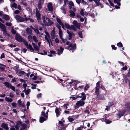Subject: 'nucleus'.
Returning <instances> with one entry per match:
<instances>
[{"instance_id": "nucleus-41", "label": "nucleus", "mask_w": 130, "mask_h": 130, "mask_svg": "<svg viewBox=\"0 0 130 130\" xmlns=\"http://www.w3.org/2000/svg\"><path fill=\"white\" fill-rule=\"evenodd\" d=\"M35 33H36L37 34H39V32L38 30V28L36 29H33Z\"/></svg>"}, {"instance_id": "nucleus-32", "label": "nucleus", "mask_w": 130, "mask_h": 130, "mask_svg": "<svg viewBox=\"0 0 130 130\" xmlns=\"http://www.w3.org/2000/svg\"><path fill=\"white\" fill-rule=\"evenodd\" d=\"M26 127V125L25 124H23L22 125L21 128L20 130H23L25 129Z\"/></svg>"}, {"instance_id": "nucleus-42", "label": "nucleus", "mask_w": 130, "mask_h": 130, "mask_svg": "<svg viewBox=\"0 0 130 130\" xmlns=\"http://www.w3.org/2000/svg\"><path fill=\"white\" fill-rule=\"evenodd\" d=\"M69 121L70 122H72L73 121L74 119L70 117H69L68 118Z\"/></svg>"}, {"instance_id": "nucleus-7", "label": "nucleus", "mask_w": 130, "mask_h": 130, "mask_svg": "<svg viewBox=\"0 0 130 130\" xmlns=\"http://www.w3.org/2000/svg\"><path fill=\"white\" fill-rule=\"evenodd\" d=\"M67 32L69 35V40H71L73 37L75 35L72 32L70 31L69 30L67 31Z\"/></svg>"}, {"instance_id": "nucleus-13", "label": "nucleus", "mask_w": 130, "mask_h": 130, "mask_svg": "<svg viewBox=\"0 0 130 130\" xmlns=\"http://www.w3.org/2000/svg\"><path fill=\"white\" fill-rule=\"evenodd\" d=\"M71 47L72 48L70 49V50H71L72 51V52H73V51L75 50L76 47V45L75 44H74L72 45V44H70L68 46V48H69L70 47Z\"/></svg>"}, {"instance_id": "nucleus-19", "label": "nucleus", "mask_w": 130, "mask_h": 130, "mask_svg": "<svg viewBox=\"0 0 130 130\" xmlns=\"http://www.w3.org/2000/svg\"><path fill=\"white\" fill-rule=\"evenodd\" d=\"M24 102L23 101H21L20 100L18 101V105L20 107H23L24 106Z\"/></svg>"}, {"instance_id": "nucleus-16", "label": "nucleus", "mask_w": 130, "mask_h": 130, "mask_svg": "<svg viewBox=\"0 0 130 130\" xmlns=\"http://www.w3.org/2000/svg\"><path fill=\"white\" fill-rule=\"evenodd\" d=\"M0 28L3 31H5L6 30V27L4 25L0 22Z\"/></svg>"}, {"instance_id": "nucleus-51", "label": "nucleus", "mask_w": 130, "mask_h": 130, "mask_svg": "<svg viewBox=\"0 0 130 130\" xmlns=\"http://www.w3.org/2000/svg\"><path fill=\"white\" fill-rule=\"evenodd\" d=\"M19 73L20 75H24L25 73L24 71H21L19 72Z\"/></svg>"}, {"instance_id": "nucleus-18", "label": "nucleus", "mask_w": 130, "mask_h": 130, "mask_svg": "<svg viewBox=\"0 0 130 130\" xmlns=\"http://www.w3.org/2000/svg\"><path fill=\"white\" fill-rule=\"evenodd\" d=\"M43 23L45 25H47V22L49 21V19L47 18H43L42 19Z\"/></svg>"}, {"instance_id": "nucleus-11", "label": "nucleus", "mask_w": 130, "mask_h": 130, "mask_svg": "<svg viewBox=\"0 0 130 130\" xmlns=\"http://www.w3.org/2000/svg\"><path fill=\"white\" fill-rule=\"evenodd\" d=\"M47 7L48 11H52L53 10V8L51 3H48L47 4Z\"/></svg>"}, {"instance_id": "nucleus-47", "label": "nucleus", "mask_w": 130, "mask_h": 130, "mask_svg": "<svg viewBox=\"0 0 130 130\" xmlns=\"http://www.w3.org/2000/svg\"><path fill=\"white\" fill-rule=\"evenodd\" d=\"M100 96L99 97L100 98H96L98 100H103L104 99V96H102V95H100Z\"/></svg>"}, {"instance_id": "nucleus-38", "label": "nucleus", "mask_w": 130, "mask_h": 130, "mask_svg": "<svg viewBox=\"0 0 130 130\" xmlns=\"http://www.w3.org/2000/svg\"><path fill=\"white\" fill-rule=\"evenodd\" d=\"M71 29H72L76 31V28L75 26L73 25H71Z\"/></svg>"}, {"instance_id": "nucleus-40", "label": "nucleus", "mask_w": 130, "mask_h": 130, "mask_svg": "<svg viewBox=\"0 0 130 130\" xmlns=\"http://www.w3.org/2000/svg\"><path fill=\"white\" fill-rule=\"evenodd\" d=\"M100 82L99 81L96 83L95 88H100Z\"/></svg>"}, {"instance_id": "nucleus-49", "label": "nucleus", "mask_w": 130, "mask_h": 130, "mask_svg": "<svg viewBox=\"0 0 130 130\" xmlns=\"http://www.w3.org/2000/svg\"><path fill=\"white\" fill-rule=\"evenodd\" d=\"M11 105H12V106L13 107H16L17 106V104L15 103H12L11 104Z\"/></svg>"}, {"instance_id": "nucleus-45", "label": "nucleus", "mask_w": 130, "mask_h": 130, "mask_svg": "<svg viewBox=\"0 0 130 130\" xmlns=\"http://www.w3.org/2000/svg\"><path fill=\"white\" fill-rule=\"evenodd\" d=\"M117 45L119 47H123L122 44V43L120 42L118 43L117 44Z\"/></svg>"}, {"instance_id": "nucleus-52", "label": "nucleus", "mask_w": 130, "mask_h": 130, "mask_svg": "<svg viewBox=\"0 0 130 130\" xmlns=\"http://www.w3.org/2000/svg\"><path fill=\"white\" fill-rule=\"evenodd\" d=\"M9 88H10L14 91H15V88L13 86H11Z\"/></svg>"}, {"instance_id": "nucleus-22", "label": "nucleus", "mask_w": 130, "mask_h": 130, "mask_svg": "<svg viewBox=\"0 0 130 130\" xmlns=\"http://www.w3.org/2000/svg\"><path fill=\"white\" fill-rule=\"evenodd\" d=\"M101 0H93L95 3L96 4L97 6H99L101 5V3L100 1Z\"/></svg>"}, {"instance_id": "nucleus-58", "label": "nucleus", "mask_w": 130, "mask_h": 130, "mask_svg": "<svg viewBox=\"0 0 130 130\" xmlns=\"http://www.w3.org/2000/svg\"><path fill=\"white\" fill-rule=\"evenodd\" d=\"M105 123L107 124H109L111 122V121L108 120H106L105 121Z\"/></svg>"}, {"instance_id": "nucleus-55", "label": "nucleus", "mask_w": 130, "mask_h": 130, "mask_svg": "<svg viewBox=\"0 0 130 130\" xmlns=\"http://www.w3.org/2000/svg\"><path fill=\"white\" fill-rule=\"evenodd\" d=\"M89 86L88 85H86L85 87V90H87L89 88Z\"/></svg>"}, {"instance_id": "nucleus-39", "label": "nucleus", "mask_w": 130, "mask_h": 130, "mask_svg": "<svg viewBox=\"0 0 130 130\" xmlns=\"http://www.w3.org/2000/svg\"><path fill=\"white\" fill-rule=\"evenodd\" d=\"M11 6L16 8L17 7V5L16 4L14 3L12 5H11Z\"/></svg>"}, {"instance_id": "nucleus-9", "label": "nucleus", "mask_w": 130, "mask_h": 130, "mask_svg": "<svg viewBox=\"0 0 130 130\" xmlns=\"http://www.w3.org/2000/svg\"><path fill=\"white\" fill-rule=\"evenodd\" d=\"M113 105V102H111L108 103V105L106 106V108L105 109V110L108 111L110 107Z\"/></svg>"}, {"instance_id": "nucleus-30", "label": "nucleus", "mask_w": 130, "mask_h": 130, "mask_svg": "<svg viewBox=\"0 0 130 130\" xmlns=\"http://www.w3.org/2000/svg\"><path fill=\"white\" fill-rule=\"evenodd\" d=\"M55 112L56 113L57 117L59 115V111L57 108H56L55 110Z\"/></svg>"}, {"instance_id": "nucleus-63", "label": "nucleus", "mask_w": 130, "mask_h": 130, "mask_svg": "<svg viewBox=\"0 0 130 130\" xmlns=\"http://www.w3.org/2000/svg\"><path fill=\"white\" fill-rule=\"evenodd\" d=\"M69 4L71 6H74V5L73 3L72 2H69Z\"/></svg>"}, {"instance_id": "nucleus-54", "label": "nucleus", "mask_w": 130, "mask_h": 130, "mask_svg": "<svg viewBox=\"0 0 130 130\" xmlns=\"http://www.w3.org/2000/svg\"><path fill=\"white\" fill-rule=\"evenodd\" d=\"M31 88L32 89H36V85L32 84Z\"/></svg>"}, {"instance_id": "nucleus-15", "label": "nucleus", "mask_w": 130, "mask_h": 130, "mask_svg": "<svg viewBox=\"0 0 130 130\" xmlns=\"http://www.w3.org/2000/svg\"><path fill=\"white\" fill-rule=\"evenodd\" d=\"M125 112V110H123L120 111L117 115L118 117L120 118L121 116H122Z\"/></svg>"}, {"instance_id": "nucleus-53", "label": "nucleus", "mask_w": 130, "mask_h": 130, "mask_svg": "<svg viewBox=\"0 0 130 130\" xmlns=\"http://www.w3.org/2000/svg\"><path fill=\"white\" fill-rule=\"evenodd\" d=\"M80 14L83 16H84V10L83 9H81L80 11Z\"/></svg>"}, {"instance_id": "nucleus-21", "label": "nucleus", "mask_w": 130, "mask_h": 130, "mask_svg": "<svg viewBox=\"0 0 130 130\" xmlns=\"http://www.w3.org/2000/svg\"><path fill=\"white\" fill-rule=\"evenodd\" d=\"M3 18L6 21H8L9 20V16L7 15H4L3 16Z\"/></svg>"}, {"instance_id": "nucleus-12", "label": "nucleus", "mask_w": 130, "mask_h": 130, "mask_svg": "<svg viewBox=\"0 0 130 130\" xmlns=\"http://www.w3.org/2000/svg\"><path fill=\"white\" fill-rule=\"evenodd\" d=\"M36 14L37 19L39 20L40 18V14L37 8H36Z\"/></svg>"}, {"instance_id": "nucleus-34", "label": "nucleus", "mask_w": 130, "mask_h": 130, "mask_svg": "<svg viewBox=\"0 0 130 130\" xmlns=\"http://www.w3.org/2000/svg\"><path fill=\"white\" fill-rule=\"evenodd\" d=\"M47 26H50L53 24V23L49 19V21L47 22Z\"/></svg>"}, {"instance_id": "nucleus-57", "label": "nucleus", "mask_w": 130, "mask_h": 130, "mask_svg": "<svg viewBox=\"0 0 130 130\" xmlns=\"http://www.w3.org/2000/svg\"><path fill=\"white\" fill-rule=\"evenodd\" d=\"M55 42L56 43H58L59 42V40L58 39V38H56L55 39Z\"/></svg>"}, {"instance_id": "nucleus-27", "label": "nucleus", "mask_w": 130, "mask_h": 130, "mask_svg": "<svg viewBox=\"0 0 130 130\" xmlns=\"http://www.w3.org/2000/svg\"><path fill=\"white\" fill-rule=\"evenodd\" d=\"M5 100L7 101L11 102L12 101V99L11 98H9L7 97H6Z\"/></svg>"}, {"instance_id": "nucleus-4", "label": "nucleus", "mask_w": 130, "mask_h": 130, "mask_svg": "<svg viewBox=\"0 0 130 130\" xmlns=\"http://www.w3.org/2000/svg\"><path fill=\"white\" fill-rule=\"evenodd\" d=\"M85 102L83 101L80 100L77 101L76 103V108H78L80 106H83L85 104Z\"/></svg>"}, {"instance_id": "nucleus-59", "label": "nucleus", "mask_w": 130, "mask_h": 130, "mask_svg": "<svg viewBox=\"0 0 130 130\" xmlns=\"http://www.w3.org/2000/svg\"><path fill=\"white\" fill-rule=\"evenodd\" d=\"M42 96V94L40 93L38 94L37 95V97L38 98H39L41 97Z\"/></svg>"}, {"instance_id": "nucleus-44", "label": "nucleus", "mask_w": 130, "mask_h": 130, "mask_svg": "<svg viewBox=\"0 0 130 130\" xmlns=\"http://www.w3.org/2000/svg\"><path fill=\"white\" fill-rule=\"evenodd\" d=\"M6 26H10L12 25V23L10 22H7L6 23Z\"/></svg>"}, {"instance_id": "nucleus-17", "label": "nucleus", "mask_w": 130, "mask_h": 130, "mask_svg": "<svg viewBox=\"0 0 130 130\" xmlns=\"http://www.w3.org/2000/svg\"><path fill=\"white\" fill-rule=\"evenodd\" d=\"M32 44L34 50L36 51H38L39 50V47L35 43H32Z\"/></svg>"}, {"instance_id": "nucleus-60", "label": "nucleus", "mask_w": 130, "mask_h": 130, "mask_svg": "<svg viewBox=\"0 0 130 130\" xmlns=\"http://www.w3.org/2000/svg\"><path fill=\"white\" fill-rule=\"evenodd\" d=\"M86 97L85 95H84L83 96H82V100L83 101L85 100L86 99Z\"/></svg>"}, {"instance_id": "nucleus-43", "label": "nucleus", "mask_w": 130, "mask_h": 130, "mask_svg": "<svg viewBox=\"0 0 130 130\" xmlns=\"http://www.w3.org/2000/svg\"><path fill=\"white\" fill-rule=\"evenodd\" d=\"M31 35H30L28 37V39L30 41H31L32 40V38Z\"/></svg>"}, {"instance_id": "nucleus-31", "label": "nucleus", "mask_w": 130, "mask_h": 130, "mask_svg": "<svg viewBox=\"0 0 130 130\" xmlns=\"http://www.w3.org/2000/svg\"><path fill=\"white\" fill-rule=\"evenodd\" d=\"M121 0H114V3H117L118 6H120V2Z\"/></svg>"}, {"instance_id": "nucleus-1", "label": "nucleus", "mask_w": 130, "mask_h": 130, "mask_svg": "<svg viewBox=\"0 0 130 130\" xmlns=\"http://www.w3.org/2000/svg\"><path fill=\"white\" fill-rule=\"evenodd\" d=\"M45 33L46 35L45 36V40L48 42L49 46H50V43L52 44V43L51 39V37L50 35L48 32L46 31H45Z\"/></svg>"}, {"instance_id": "nucleus-46", "label": "nucleus", "mask_w": 130, "mask_h": 130, "mask_svg": "<svg viewBox=\"0 0 130 130\" xmlns=\"http://www.w3.org/2000/svg\"><path fill=\"white\" fill-rule=\"evenodd\" d=\"M78 35L79 37L81 38H82L83 37L82 36V31H79L78 33Z\"/></svg>"}, {"instance_id": "nucleus-5", "label": "nucleus", "mask_w": 130, "mask_h": 130, "mask_svg": "<svg viewBox=\"0 0 130 130\" xmlns=\"http://www.w3.org/2000/svg\"><path fill=\"white\" fill-rule=\"evenodd\" d=\"M24 44L27 48L29 49L32 51H34V49L33 48L31 45L30 44H28L27 42L26 41H24Z\"/></svg>"}, {"instance_id": "nucleus-10", "label": "nucleus", "mask_w": 130, "mask_h": 130, "mask_svg": "<svg viewBox=\"0 0 130 130\" xmlns=\"http://www.w3.org/2000/svg\"><path fill=\"white\" fill-rule=\"evenodd\" d=\"M95 92L96 94L97 95L96 98L99 99L100 96L99 94V89L100 88H95Z\"/></svg>"}, {"instance_id": "nucleus-35", "label": "nucleus", "mask_w": 130, "mask_h": 130, "mask_svg": "<svg viewBox=\"0 0 130 130\" xmlns=\"http://www.w3.org/2000/svg\"><path fill=\"white\" fill-rule=\"evenodd\" d=\"M12 28L11 29V32L13 34H17L16 33V31L13 28V27H12Z\"/></svg>"}, {"instance_id": "nucleus-50", "label": "nucleus", "mask_w": 130, "mask_h": 130, "mask_svg": "<svg viewBox=\"0 0 130 130\" xmlns=\"http://www.w3.org/2000/svg\"><path fill=\"white\" fill-rule=\"evenodd\" d=\"M15 128H17V127L15 126H12L10 128V130H15Z\"/></svg>"}, {"instance_id": "nucleus-26", "label": "nucleus", "mask_w": 130, "mask_h": 130, "mask_svg": "<svg viewBox=\"0 0 130 130\" xmlns=\"http://www.w3.org/2000/svg\"><path fill=\"white\" fill-rule=\"evenodd\" d=\"M69 12L70 13V15L72 17H73L75 16V14L73 11L72 10H70L69 11Z\"/></svg>"}, {"instance_id": "nucleus-56", "label": "nucleus", "mask_w": 130, "mask_h": 130, "mask_svg": "<svg viewBox=\"0 0 130 130\" xmlns=\"http://www.w3.org/2000/svg\"><path fill=\"white\" fill-rule=\"evenodd\" d=\"M126 110H127V111H130V106L129 105H128L127 106V107H126Z\"/></svg>"}, {"instance_id": "nucleus-2", "label": "nucleus", "mask_w": 130, "mask_h": 130, "mask_svg": "<svg viewBox=\"0 0 130 130\" xmlns=\"http://www.w3.org/2000/svg\"><path fill=\"white\" fill-rule=\"evenodd\" d=\"M15 19L19 22H21L24 21H27L28 19L26 18L25 19L23 17H20L19 15H16L15 17Z\"/></svg>"}, {"instance_id": "nucleus-6", "label": "nucleus", "mask_w": 130, "mask_h": 130, "mask_svg": "<svg viewBox=\"0 0 130 130\" xmlns=\"http://www.w3.org/2000/svg\"><path fill=\"white\" fill-rule=\"evenodd\" d=\"M78 29H80V23H78L77 21L74 20L72 23Z\"/></svg>"}, {"instance_id": "nucleus-36", "label": "nucleus", "mask_w": 130, "mask_h": 130, "mask_svg": "<svg viewBox=\"0 0 130 130\" xmlns=\"http://www.w3.org/2000/svg\"><path fill=\"white\" fill-rule=\"evenodd\" d=\"M32 38L33 39L35 42H37L38 41V40L36 37L35 36H33L32 37Z\"/></svg>"}, {"instance_id": "nucleus-24", "label": "nucleus", "mask_w": 130, "mask_h": 130, "mask_svg": "<svg viewBox=\"0 0 130 130\" xmlns=\"http://www.w3.org/2000/svg\"><path fill=\"white\" fill-rule=\"evenodd\" d=\"M30 92V89H28V90H24L23 91V92H24L26 95H28L29 94Z\"/></svg>"}, {"instance_id": "nucleus-8", "label": "nucleus", "mask_w": 130, "mask_h": 130, "mask_svg": "<svg viewBox=\"0 0 130 130\" xmlns=\"http://www.w3.org/2000/svg\"><path fill=\"white\" fill-rule=\"evenodd\" d=\"M26 33L27 35H32V31L29 28H27L26 30Z\"/></svg>"}, {"instance_id": "nucleus-23", "label": "nucleus", "mask_w": 130, "mask_h": 130, "mask_svg": "<svg viewBox=\"0 0 130 130\" xmlns=\"http://www.w3.org/2000/svg\"><path fill=\"white\" fill-rule=\"evenodd\" d=\"M60 51L59 50H58V52H57V53L59 55H60L61 54V53H62L63 52V48L61 46L60 47Z\"/></svg>"}, {"instance_id": "nucleus-48", "label": "nucleus", "mask_w": 130, "mask_h": 130, "mask_svg": "<svg viewBox=\"0 0 130 130\" xmlns=\"http://www.w3.org/2000/svg\"><path fill=\"white\" fill-rule=\"evenodd\" d=\"M42 114L43 116L45 117L46 118H47V115H46V114L43 111L42 112Z\"/></svg>"}, {"instance_id": "nucleus-14", "label": "nucleus", "mask_w": 130, "mask_h": 130, "mask_svg": "<svg viewBox=\"0 0 130 130\" xmlns=\"http://www.w3.org/2000/svg\"><path fill=\"white\" fill-rule=\"evenodd\" d=\"M1 126L2 128H3L5 129L8 130L9 129L7 124L2 123L1 125Z\"/></svg>"}, {"instance_id": "nucleus-64", "label": "nucleus", "mask_w": 130, "mask_h": 130, "mask_svg": "<svg viewBox=\"0 0 130 130\" xmlns=\"http://www.w3.org/2000/svg\"><path fill=\"white\" fill-rule=\"evenodd\" d=\"M59 123L61 125V126H63V122L61 121H59Z\"/></svg>"}, {"instance_id": "nucleus-3", "label": "nucleus", "mask_w": 130, "mask_h": 130, "mask_svg": "<svg viewBox=\"0 0 130 130\" xmlns=\"http://www.w3.org/2000/svg\"><path fill=\"white\" fill-rule=\"evenodd\" d=\"M15 39L17 40L20 42H21L25 41L24 39L18 33L16 34Z\"/></svg>"}, {"instance_id": "nucleus-25", "label": "nucleus", "mask_w": 130, "mask_h": 130, "mask_svg": "<svg viewBox=\"0 0 130 130\" xmlns=\"http://www.w3.org/2000/svg\"><path fill=\"white\" fill-rule=\"evenodd\" d=\"M4 84L8 88H10V86H11V85L8 82H6L4 83Z\"/></svg>"}, {"instance_id": "nucleus-28", "label": "nucleus", "mask_w": 130, "mask_h": 130, "mask_svg": "<svg viewBox=\"0 0 130 130\" xmlns=\"http://www.w3.org/2000/svg\"><path fill=\"white\" fill-rule=\"evenodd\" d=\"M59 34L60 38H62V37H63V33L61 29H59Z\"/></svg>"}, {"instance_id": "nucleus-62", "label": "nucleus", "mask_w": 130, "mask_h": 130, "mask_svg": "<svg viewBox=\"0 0 130 130\" xmlns=\"http://www.w3.org/2000/svg\"><path fill=\"white\" fill-rule=\"evenodd\" d=\"M43 1H42V0H40L38 2V4L42 5L43 4Z\"/></svg>"}, {"instance_id": "nucleus-20", "label": "nucleus", "mask_w": 130, "mask_h": 130, "mask_svg": "<svg viewBox=\"0 0 130 130\" xmlns=\"http://www.w3.org/2000/svg\"><path fill=\"white\" fill-rule=\"evenodd\" d=\"M51 35L52 39H54L55 38V33L54 29L52 31L51 34Z\"/></svg>"}, {"instance_id": "nucleus-37", "label": "nucleus", "mask_w": 130, "mask_h": 130, "mask_svg": "<svg viewBox=\"0 0 130 130\" xmlns=\"http://www.w3.org/2000/svg\"><path fill=\"white\" fill-rule=\"evenodd\" d=\"M57 22L59 23L60 25H62L63 24L61 21V20L59 18H57Z\"/></svg>"}, {"instance_id": "nucleus-33", "label": "nucleus", "mask_w": 130, "mask_h": 130, "mask_svg": "<svg viewBox=\"0 0 130 130\" xmlns=\"http://www.w3.org/2000/svg\"><path fill=\"white\" fill-rule=\"evenodd\" d=\"M64 26L67 29H71V26H70L68 24V23H65L64 24Z\"/></svg>"}, {"instance_id": "nucleus-29", "label": "nucleus", "mask_w": 130, "mask_h": 130, "mask_svg": "<svg viewBox=\"0 0 130 130\" xmlns=\"http://www.w3.org/2000/svg\"><path fill=\"white\" fill-rule=\"evenodd\" d=\"M46 120V119L45 118L43 117H40V118L39 121L41 123H42Z\"/></svg>"}, {"instance_id": "nucleus-61", "label": "nucleus", "mask_w": 130, "mask_h": 130, "mask_svg": "<svg viewBox=\"0 0 130 130\" xmlns=\"http://www.w3.org/2000/svg\"><path fill=\"white\" fill-rule=\"evenodd\" d=\"M60 38L61 39L63 43H65L66 42V41H67V40L66 39H63V37H62V38Z\"/></svg>"}]
</instances>
